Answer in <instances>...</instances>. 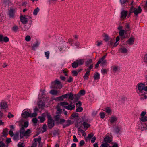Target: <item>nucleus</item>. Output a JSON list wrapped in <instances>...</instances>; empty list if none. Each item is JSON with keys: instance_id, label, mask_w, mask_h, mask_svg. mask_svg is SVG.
Segmentation results:
<instances>
[{"instance_id": "nucleus-1", "label": "nucleus", "mask_w": 147, "mask_h": 147, "mask_svg": "<svg viewBox=\"0 0 147 147\" xmlns=\"http://www.w3.org/2000/svg\"><path fill=\"white\" fill-rule=\"evenodd\" d=\"M147 85L146 82L144 83H140L136 86V90L140 96V98L141 100H144L147 98V96L145 95V92H144V88L145 86Z\"/></svg>"}, {"instance_id": "nucleus-2", "label": "nucleus", "mask_w": 147, "mask_h": 147, "mask_svg": "<svg viewBox=\"0 0 147 147\" xmlns=\"http://www.w3.org/2000/svg\"><path fill=\"white\" fill-rule=\"evenodd\" d=\"M31 130L30 129H28L26 131H25L24 128L22 127L20 130V136L21 138L25 136L26 138L29 137L31 133Z\"/></svg>"}, {"instance_id": "nucleus-3", "label": "nucleus", "mask_w": 147, "mask_h": 147, "mask_svg": "<svg viewBox=\"0 0 147 147\" xmlns=\"http://www.w3.org/2000/svg\"><path fill=\"white\" fill-rule=\"evenodd\" d=\"M46 115L48 119V127L50 129L53 128L55 125L54 121L52 118L51 115L48 112H46Z\"/></svg>"}, {"instance_id": "nucleus-4", "label": "nucleus", "mask_w": 147, "mask_h": 147, "mask_svg": "<svg viewBox=\"0 0 147 147\" xmlns=\"http://www.w3.org/2000/svg\"><path fill=\"white\" fill-rule=\"evenodd\" d=\"M62 85L60 81L55 80L51 83V85L50 87L51 88L60 89L62 88Z\"/></svg>"}, {"instance_id": "nucleus-5", "label": "nucleus", "mask_w": 147, "mask_h": 147, "mask_svg": "<svg viewBox=\"0 0 147 147\" xmlns=\"http://www.w3.org/2000/svg\"><path fill=\"white\" fill-rule=\"evenodd\" d=\"M22 117L25 118H27L29 117H35L37 115V113L36 112H34L32 113H29L28 112L24 111L23 112L22 114Z\"/></svg>"}, {"instance_id": "nucleus-6", "label": "nucleus", "mask_w": 147, "mask_h": 147, "mask_svg": "<svg viewBox=\"0 0 147 147\" xmlns=\"http://www.w3.org/2000/svg\"><path fill=\"white\" fill-rule=\"evenodd\" d=\"M84 63L83 59H80L77 60L72 63V66L73 68H76L79 65H82Z\"/></svg>"}, {"instance_id": "nucleus-7", "label": "nucleus", "mask_w": 147, "mask_h": 147, "mask_svg": "<svg viewBox=\"0 0 147 147\" xmlns=\"http://www.w3.org/2000/svg\"><path fill=\"white\" fill-rule=\"evenodd\" d=\"M130 10L131 12L134 13L136 16L140 13L142 11V9L140 6H139L137 8H134L133 6L131 8Z\"/></svg>"}, {"instance_id": "nucleus-8", "label": "nucleus", "mask_w": 147, "mask_h": 147, "mask_svg": "<svg viewBox=\"0 0 147 147\" xmlns=\"http://www.w3.org/2000/svg\"><path fill=\"white\" fill-rule=\"evenodd\" d=\"M62 96L63 99L69 97V98L70 100H72L73 99L74 97L76 98L78 95H75L74 96L72 92H70V93H67L66 94L63 95Z\"/></svg>"}, {"instance_id": "nucleus-9", "label": "nucleus", "mask_w": 147, "mask_h": 147, "mask_svg": "<svg viewBox=\"0 0 147 147\" xmlns=\"http://www.w3.org/2000/svg\"><path fill=\"white\" fill-rule=\"evenodd\" d=\"M82 121L81 122H82V125H83L84 129H87L90 127V125L87 123L88 121L87 119L85 118L84 116L82 117Z\"/></svg>"}, {"instance_id": "nucleus-10", "label": "nucleus", "mask_w": 147, "mask_h": 147, "mask_svg": "<svg viewBox=\"0 0 147 147\" xmlns=\"http://www.w3.org/2000/svg\"><path fill=\"white\" fill-rule=\"evenodd\" d=\"M0 108L1 109L6 110L8 107L7 102L4 100L1 101L0 104Z\"/></svg>"}, {"instance_id": "nucleus-11", "label": "nucleus", "mask_w": 147, "mask_h": 147, "mask_svg": "<svg viewBox=\"0 0 147 147\" xmlns=\"http://www.w3.org/2000/svg\"><path fill=\"white\" fill-rule=\"evenodd\" d=\"M28 17L30 18H31L29 16H23L22 15L21 16L20 20L23 24H25L27 22Z\"/></svg>"}, {"instance_id": "nucleus-12", "label": "nucleus", "mask_w": 147, "mask_h": 147, "mask_svg": "<svg viewBox=\"0 0 147 147\" xmlns=\"http://www.w3.org/2000/svg\"><path fill=\"white\" fill-rule=\"evenodd\" d=\"M40 44V42L38 40H36L35 43L32 44L31 47L32 49L35 50L38 47Z\"/></svg>"}, {"instance_id": "nucleus-13", "label": "nucleus", "mask_w": 147, "mask_h": 147, "mask_svg": "<svg viewBox=\"0 0 147 147\" xmlns=\"http://www.w3.org/2000/svg\"><path fill=\"white\" fill-rule=\"evenodd\" d=\"M112 69L113 72L116 73L120 71V68L118 66L114 65L112 66Z\"/></svg>"}, {"instance_id": "nucleus-14", "label": "nucleus", "mask_w": 147, "mask_h": 147, "mask_svg": "<svg viewBox=\"0 0 147 147\" xmlns=\"http://www.w3.org/2000/svg\"><path fill=\"white\" fill-rule=\"evenodd\" d=\"M117 120V117L116 116L112 115L110 117L109 119V121L112 124L115 123Z\"/></svg>"}, {"instance_id": "nucleus-15", "label": "nucleus", "mask_w": 147, "mask_h": 147, "mask_svg": "<svg viewBox=\"0 0 147 147\" xmlns=\"http://www.w3.org/2000/svg\"><path fill=\"white\" fill-rule=\"evenodd\" d=\"M76 105L78 107L76 109V112H81L83 110V108L80 107L81 105V102L80 101H79L76 104Z\"/></svg>"}, {"instance_id": "nucleus-16", "label": "nucleus", "mask_w": 147, "mask_h": 147, "mask_svg": "<svg viewBox=\"0 0 147 147\" xmlns=\"http://www.w3.org/2000/svg\"><path fill=\"white\" fill-rule=\"evenodd\" d=\"M15 12L13 9H10L9 11L8 15L9 17L11 18H13L14 17Z\"/></svg>"}, {"instance_id": "nucleus-17", "label": "nucleus", "mask_w": 147, "mask_h": 147, "mask_svg": "<svg viewBox=\"0 0 147 147\" xmlns=\"http://www.w3.org/2000/svg\"><path fill=\"white\" fill-rule=\"evenodd\" d=\"M135 38L131 36L127 41V43L130 45H131L134 44Z\"/></svg>"}, {"instance_id": "nucleus-18", "label": "nucleus", "mask_w": 147, "mask_h": 147, "mask_svg": "<svg viewBox=\"0 0 147 147\" xmlns=\"http://www.w3.org/2000/svg\"><path fill=\"white\" fill-rule=\"evenodd\" d=\"M127 13L128 11H124L123 10L121 13L120 18H121L122 19L125 18L127 16Z\"/></svg>"}, {"instance_id": "nucleus-19", "label": "nucleus", "mask_w": 147, "mask_h": 147, "mask_svg": "<svg viewBox=\"0 0 147 147\" xmlns=\"http://www.w3.org/2000/svg\"><path fill=\"white\" fill-rule=\"evenodd\" d=\"M78 133L79 135H81V134H82V136H86V134L85 131L80 128H78Z\"/></svg>"}, {"instance_id": "nucleus-20", "label": "nucleus", "mask_w": 147, "mask_h": 147, "mask_svg": "<svg viewBox=\"0 0 147 147\" xmlns=\"http://www.w3.org/2000/svg\"><path fill=\"white\" fill-rule=\"evenodd\" d=\"M38 98L39 99V101L38 102L37 104L39 108L42 107L44 106L45 104L41 100V98L39 96H38Z\"/></svg>"}, {"instance_id": "nucleus-21", "label": "nucleus", "mask_w": 147, "mask_h": 147, "mask_svg": "<svg viewBox=\"0 0 147 147\" xmlns=\"http://www.w3.org/2000/svg\"><path fill=\"white\" fill-rule=\"evenodd\" d=\"M65 108L69 110H72L74 108L75 106L71 103L67 106H65Z\"/></svg>"}, {"instance_id": "nucleus-22", "label": "nucleus", "mask_w": 147, "mask_h": 147, "mask_svg": "<svg viewBox=\"0 0 147 147\" xmlns=\"http://www.w3.org/2000/svg\"><path fill=\"white\" fill-rule=\"evenodd\" d=\"M46 115V113H44L42 114V116H39L38 118L40 119V122L43 123L45 121V115Z\"/></svg>"}, {"instance_id": "nucleus-23", "label": "nucleus", "mask_w": 147, "mask_h": 147, "mask_svg": "<svg viewBox=\"0 0 147 147\" xmlns=\"http://www.w3.org/2000/svg\"><path fill=\"white\" fill-rule=\"evenodd\" d=\"M104 141L107 143H110L112 141L111 138L109 136H106L104 138Z\"/></svg>"}, {"instance_id": "nucleus-24", "label": "nucleus", "mask_w": 147, "mask_h": 147, "mask_svg": "<svg viewBox=\"0 0 147 147\" xmlns=\"http://www.w3.org/2000/svg\"><path fill=\"white\" fill-rule=\"evenodd\" d=\"M90 71H87L85 74L84 76V80L86 81L88 80L89 78V76L90 74Z\"/></svg>"}, {"instance_id": "nucleus-25", "label": "nucleus", "mask_w": 147, "mask_h": 147, "mask_svg": "<svg viewBox=\"0 0 147 147\" xmlns=\"http://www.w3.org/2000/svg\"><path fill=\"white\" fill-rule=\"evenodd\" d=\"M35 140L38 141V143H39L38 147H42V144L41 142V137L40 136H38V138L35 139Z\"/></svg>"}, {"instance_id": "nucleus-26", "label": "nucleus", "mask_w": 147, "mask_h": 147, "mask_svg": "<svg viewBox=\"0 0 147 147\" xmlns=\"http://www.w3.org/2000/svg\"><path fill=\"white\" fill-rule=\"evenodd\" d=\"M120 52L123 53H127L128 50L126 48L124 47H122L120 49Z\"/></svg>"}, {"instance_id": "nucleus-27", "label": "nucleus", "mask_w": 147, "mask_h": 147, "mask_svg": "<svg viewBox=\"0 0 147 147\" xmlns=\"http://www.w3.org/2000/svg\"><path fill=\"white\" fill-rule=\"evenodd\" d=\"M50 93L53 95H57L58 91L55 90H52L50 91Z\"/></svg>"}, {"instance_id": "nucleus-28", "label": "nucleus", "mask_w": 147, "mask_h": 147, "mask_svg": "<svg viewBox=\"0 0 147 147\" xmlns=\"http://www.w3.org/2000/svg\"><path fill=\"white\" fill-rule=\"evenodd\" d=\"M121 128L118 126H116L114 129V131L116 133H118L120 131Z\"/></svg>"}, {"instance_id": "nucleus-29", "label": "nucleus", "mask_w": 147, "mask_h": 147, "mask_svg": "<svg viewBox=\"0 0 147 147\" xmlns=\"http://www.w3.org/2000/svg\"><path fill=\"white\" fill-rule=\"evenodd\" d=\"M30 26V24H27L24 26L22 27V29L24 31H27L28 30Z\"/></svg>"}, {"instance_id": "nucleus-30", "label": "nucleus", "mask_w": 147, "mask_h": 147, "mask_svg": "<svg viewBox=\"0 0 147 147\" xmlns=\"http://www.w3.org/2000/svg\"><path fill=\"white\" fill-rule=\"evenodd\" d=\"M98 61L100 62V64H101V65L102 67H103L105 65H106L107 63V61L106 60L100 59Z\"/></svg>"}, {"instance_id": "nucleus-31", "label": "nucleus", "mask_w": 147, "mask_h": 147, "mask_svg": "<svg viewBox=\"0 0 147 147\" xmlns=\"http://www.w3.org/2000/svg\"><path fill=\"white\" fill-rule=\"evenodd\" d=\"M142 124L144 125H142L141 126H139L140 128L142 130H144L146 129H147V124L143 123Z\"/></svg>"}, {"instance_id": "nucleus-32", "label": "nucleus", "mask_w": 147, "mask_h": 147, "mask_svg": "<svg viewBox=\"0 0 147 147\" xmlns=\"http://www.w3.org/2000/svg\"><path fill=\"white\" fill-rule=\"evenodd\" d=\"M140 119L141 121L143 122L147 121V117L146 116L141 117Z\"/></svg>"}, {"instance_id": "nucleus-33", "label": "nucleus", "mask_w": 147, "mask_h": 147, "mask_svg": "<svg viewBox=\"0 0 147 147\" xmlns=\"http://www.w3.org/2000/svg\"><path fill=\"white\" fill-rule=\"evenodd\" d=\"M94 77L95 80L99 79L100 78V74L98 73H96L94 75Z\"/></svg>"}, {"instance_id": "nucleus-34", "label": "nucleus", "mask_w": 147, "mask_h": 147, "mask_svg": "<svg viewBox=\"0 0 147 147\" xmlns=\"http://www.w3.org/2000/svg\"><path fill=\"white\" fill-rule=\"evenodd\" d=\"M57 115L54 117V118L55 121H58L60 119V118L61 116V114L60 113H57Z\"/></svg>"}, {"instance_id": "nucleus-35", "label": "nucleus", "mask_w": 147, "mask_h": 147, "mask_svg": "<svg viewBox=\"0 0 147 147\" xmlns=\"http://www.w3.org/2000/svg\"><path fill=\"white\" fill-rule=\"evenodd\" d=\"M39 9L38 7H37L34 10L33 12V14L34 15H36L39 12Z\"/></svg>"}, {"instance_id": "nucleus-36", "label": "nucleus", "mask_w": 147, "mask_h": 147, "mask_svg": "<svg viewBox=\"0 0 147 147\" xmlns=\"http://www.w3.org/2000/svg\"><path fill=\"white\" fill-rule=\"evenodd\" d=\"M38 138H34V139L33 141H34V142L32 144L31 147H36V146L37 145V142H38V141L37 140H35V139H37Z\"/></svg>"}, {"instance_id": "nucleus-37", "label": "nucleus", "mask_w": 147, "mask_h": 147, "mask_svg": "<svg viewBox=\"0 0 147 147\" xmlns=\"http://www.w3.org/2000/svg\"><path fill=\"white\" fill-rule=\"evenodd\" d=\"M108 70L106 69L103 68L102 69L101 71L102 74L104 75L107 74V72Z\"/></svg>"}, {"instance_id": "nucleus-38", "label": "nucleus", "mask_w": 147, "mask_h": 147, "mask_svg": "<svg viewBox=\"0 0 147 147\" xmlns=\"http://www.w3.org/2000/svg\"><path fill=\"white\" fill-rule=\"evenodd\" d=\"M125 32V31L124 30H120L119 32V35L121 36H123L124 35Z\"/></svg>"}, {"instance_id": "nucleus-39", "label": "nucleus", "mask_w": 147, "mask_h": 147, "mask_svg": "<svg viewBox=\"0 0 147 147\" xmlns=\"http://www.w3.org/2000/svg\"><path fill=\"white\" fill-rule=\"evenodd\" d=\"M13 138L15 140H18L19 139V134L18 133L15 134L13 136Z\"/></svg>"}, {"instance_id": "nucleus-40", "label": "nucleus", "mask_w": 147, "mask_h": 147, "mask_svg": "<svg viewBox=\"0 0 147 147\" xmlns=\"http://www.w3.org/2000/svg\"><path fill=\"white\" fill-rule=\"evenodd\" d=\"M31 38L29 35L26 36L25 37V40L27 42H29L30 41Z\"/></svg>"}, {"instance_id": "nucleus-41", "label": "nucleus", "mask_w": 147, "mask_h": 147, "mask_svg": "<svg viewBox=\"0 0 147 147\" xmlns=\"http://www.w3.org/2000/svg\"><path fill=\"white\" fill-rule=\"evenodd\" d=\"M49 54L50 53L49 51H47L45 52V55L47 59L49 58Z\"/></svg>"}, {"instance_id": "nucleus-42", "label": "nucleus", "mask_w": 147, "mask_h": 147, "mask_svg": "<svg viewBox=\"0 0 147 147\" xmlns=\"http://www.w3.org/2000/svg\"><path fill=\"white\" fill-rule=\"evenodd\" d=\"M93 136V134L92 133H91L89 134L88 136V137L86 138V140L90 139H91Z\"/></svg>"}, {"instance_id": "nucleus-43", "label": "nucleus", "mask_w": 147, "mask_h": 147, "mask_svg": "<svg viewBox=\"0 0 147 147\" xmlns=\"http://www.w3.org/2000/svg\"><path fill=\"white\" fill-rule=\"evenodd\" d=\"M106 112L108 114H110L112 112L111 110L109 108H107L105 109Z\"/></svg>"}, {"instance_id": "nucleus-44", "label": "nucleus", "mask_w": 147, "mask_h": 147, "mask_svg": "<svg viewBox=\"0 0 147 147\" xmlns=\"http://www.w3.org/2000/svg\"><path fill=\"white\" fill-rule=\"evenodd\" d=\"M28 126V121H26L24 123V124L22 126V127L25 128H27Z\"/></svg>"}, {"instance_id": "nucleus-45", "label": "nucleus", "mask_w": 147, "mask_h": 147, "mask_svg": "<svg viewBox=\"0 0 147 147\" xmlns=\"http://www.w3.org/2000/svg\"><path fill=\"white\" fill-rule=\"evenodd\" d=\"M47 126L46 124H44L42 127L43 131L42 132H44L46 131L47 130Z\"/></svg>"}, {"instance_id": "nucleus-46", "label": "nucleus", "mask_w": 147, "mask_h": 147, "mask_svg": "<svg viewBox=\"0 0 147 147\" xmlns=\"http://www.w3.org/2000/svg\"><path fill=\"white\" fill-rule=\"evenodd\" d=\"M18 29V27L16 26H15L12 27V30L15 32L17 31Z\"/></svg>"}, {"instance_id": "nucleus-47", "label": "nucleus", "mask_w": 147, "mask_h": 147, "mask_svg": "<svg viewBox=\"0 0 147 147\" xmlns=\"http://www.w3.org/2000/svg\"><path fill=\"white\" fill-rule=\"evenodd\" d=\"M143 61L147 64V53L144 56L143 59Z\"/></svg>"}, {"instance_id": "nucleus-48", "label": "nucleus", "mask_w": 147, "mask_h": 147, "mask_svg": "<svg viewBox=\"0 0 147 147\" xmlns=\"http://www.w3.org/2000/svg\"><path fill=\"white\" fill-rule=\"evenodd\" d=\"M100 117L102 119H103L105 117V114L103 112L100 113Z\"/></svg>"}, {"instance_id": "nucleus-49", "label": "nucleus", "mask_w": 147, "mask_h": 147, "mask_svg": "<svg viewBox=\"0 0 147 147\" xmlns=\"http://www.w3.org/2000/svg\"><path fill=\"white\" fill-rule=\"evenodd\" d=\"M120 2L122 5L125 3L126 2H128L127 0H120Z\"/></svg>"}, {"instance_id": "nucleus-50", "label": "nucleus", "mask_w": 147, "mask_h": 147, "mask_svg": "<svg viewBox=\"0 0 147 147\" xmlns=\"http://www.w3.org/2000/svg\"><path fill=\"white\" fill-rule=\"evenodd\" d=\"M109 146V145L108 143H106L102 144L100 146L101 147H108Z\"/></svg>"}, {"instance_id": "nucleus-51", "label": "nucleus", "mask_w": 147, "mask_h": 147, "mask_svg": "<svg viewBox=\"0 0 147 147\" xmlns=\"http://www.w3.org/2000/svg\"><path fill=\"white\" fill-rule=\"evenodd\" d=\"M120 39V38L119 36H118L116 38V42L114 44V46H117V45L118 44V43L116 44L117 42L119 41Z\"/></svg>"}, {"instance_id": "nucleus-52", "label": "nucleus", "mask_w": 147, "mask_h": 147, "mask_svg": "<svg viewBox=\"0 0 147 147\" xmlns=\"http://www.w3.org/2000/svg\"><path fill=\"white\" fill-rule=\"evenodd\" d=\"M71 123V121L69 120H68L67 121L66 123H65V124H66L67 126H69Z\"/></svg>"}, {"instance_id": "nucleus-53", "label": "nucleus", "mask_w": 147, "mask_h": 147, "mask_svg": "<svg viewBox=\"0 0 147 147\" xmlns=\"http://www.w3.org/2000/svg\"><path fill=\"white\" fill-rule=\"evenodd\" d=\"M9 118H13L14 117V115L12 114L10 112L8 113V114L7 116Z\"/></svg>"}, {"instance_id": "nucleus-54", "label": "nucleus", "mask_w": 147, "mask_h": 147, "mask_svg": "<svg viewBox=\"0 0 147 147\" xmlns=\"http://www.w3.org/2000/svg\"><path fill=\"white\" fill-rule=\"evenodd\" d=\"M92 62V59H89L88 60L86 63V65H88Z\"/></svg>"}, {"instance_id": "nucleus-55", "label": "nucleus", "mask_w": 147, "mask_h": 147, "mask_svg": "<svg viewBox=\"0 0 147 147\" xmlns=\"http://www.w3.org/2000/svg\"><path fill=\"white\" fill-rule=\"evenodd\" d=\"M85 143V142L84 140H81L79 143V145L80 146H82Z\"/></svg>"}, {"instance_id": "nucleus-56", "label": "nucleus", "mask_w": 147, "mask_h": 147, "mask_svg": "<svg viewBox=\"0 0 147 147\" xmlns=\"http://www.w3.org/2000/svg\"><path fill=\"white\" fill-rule=\"evenodd\" d=\"M63 99H64L63 97V96L62 95L61 96L57 97L56 99V100L58 101L62 100H63Z\"/></svg>"}, {"instance_id": "nucleus-57", "label": "nucleus", "mask_w": 147, "mask_h": 147, "mask_svg": "<svg viewBox=\"0 0 147 147\" xmlns=\"http://www.w3.org/2000/svg\"><path fill=\"white\" fill-rule=\"evenodd\" d=\"M3 39L4 41L6 42H8L9 41V38L7 37H5L3 38Z\"/></svg>"}, {"instance_id": "nucleus-58", "label": "nucleus", "mask_w": 147, "mask_h": 147, "mask_svg": "<svg viewBox=\"0 0 147 147\" xmlns=\"http://www.w3.org/2000/svg\"><path fill=\"white\" fill-rule=\"evenodd\" d=\"M60 104L62 106H63L64 105H68L69 104L68 103L65 102H61V103Z\"/></svg>"}, {"instance_id": "nucleus-59", "label": "nucleus", "mask_w": 147, "mask_h": 147, "mask_svg": "<svg viewBox=\"0 0 147 147\" xmlns=\"http://www.w3.org/2000/svg\"><path fill=\"white\" fill-rule=\"evenodd\" d=\"M85 91L84 90H81L79 92L80 94L82 95H83L85 94Z\"/></svg>"}, {"instance_id": "nucleus-60", "label": "nucleus", "mask_w": 147, "mask_h": 147, "mask_svg": "<svg viewBox=\"0 0 147 147\" xmlns=\"http://www.w3.org/2000/svg\"><path fill=\"white\" fill-rule=\"evenodd\" d=\"M75 45L76 46V48H77L80 47V44L79 42H76L75 43Z\"/></svg>"}, {"instance_id": "nucleus-61", "label": "nucleus", "mask_w": 147, "mask_h": 147, "mask_svg": "<svg viewBox=\"0 0 147 147\" xmlns=\"http://www.w3.org/2000/svg\"><path fill=\"white\" fill-rule=\"evenodd\" d=\"M97 111H94L92 113V115L93 116H96L97 114Z\"/></svg>"}, {"instance_id": "nucleus-62", "label": "nucleus", "mask_w": 147, "mask_h": 147, "mask_svg": "<svg viewBox=\"0 0 147 147\" xmlns=\"http://www.w3.org/2000/svg\"><path fill=\"white\" fill-rule=\"evenodd\" d=\"M73 40L71 38H69L68 39L69 43L71 44V46L72 45V42H73Z\"/></svg>"}, {"instance_id": "nucleus-63", "label": "nucleus", "mask_w": 147, "mask_h": 147, "mask_svg": "<svg viewBox=\"0 0 147 147\" xmlns=\"http://www.w3.org/2000/svg\"><path fill=\"white\" fill-rule=\"evenodd\" d=\"M146 112L145 111H142V112L140 114V116L141 117H142L143 116H145V115L146 114Z\"/></svg>"}, {"instance_id": "nucleus-64", "label": "nucleus", "mask_w": 147, "mask_h": 147, "mask_svg": "<svg viewBox=\"0 0 147 147\" xmlns=\"http://www.w3.org/2000/svg\"><path fill=\"white\" fill-rule=\"evenodd\" d=\"M144 9L147 11V1H146L145 5L144 6Z\"/></svg>"}]
</instances>
